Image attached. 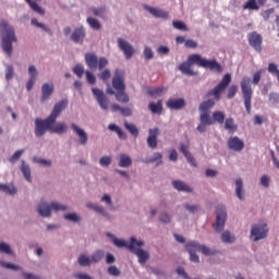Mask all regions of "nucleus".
Segmentation results:
<instances>
[{"mask_svg": "<svg viewBox=\"0 0 279 279\" xmlns=\"http://www.w3.org/2000/svg\"><path fill=\"white\" fill-rule=\"evenodd\" d=\"M68 106L69 100L63 99L53 106L51 113L45 120L37 118L35 120V136L40 138V136H45L47 131L53 134H64L69 130V126L66 123L56 121L62 114V110H65Z\"/></svg>", "mask_w": 279, "mask_h": 279, "instance_id": "nucleus-1", "label": "nucleus"}, {"mask_svg": "<svg viewBox=\"0 0 279 279\" xmlns=\"http://www.w3.org/2000/svg\"><path fill=\"white\" fill-rule=\"evenodd\" d=\"M111 84L112 87L106 90L107 95H114L119 104H130V96L125 93V70L116 69Z\"/></svg>", "mask_w": 279, "mask_h": 279, "instance_id": "nucleus-2", "label": "nucleus"}, {"mask_svg": "<svg viewBox=\"0 0 279 279\" xmlns=\"http://www.w3.org/2000/svg\"><path fill=\"white\" fill-rule=\"evenodd\" d=\"M0 32L2 33V49L9 58H12V43H16L14 28L5 20H1Z\"/></svg>", "mask_w": 279, "mask_h": 279, "instance_id": "nucleus-3", "label": "nucleus"}, {"mask_svg": "<svg viewBox=\"0 0 279 279\" xmlns=\"http://www.w3.org/2000/svg\"><path fill=\"white\" fill-rule=\"evenodd\" d=\"M143 245H145L143 240H136L134 236L130 239L129 252L137 256L140 265H145L149 260V252L141 248Z\"/></svg>", "mask_w": 279, "mask_h": 279, "instance_id": "nucleus-4", "label": "nucleus"}, {"mask_svg": "<svg viewBox=\"0 0 279 279\" xmlns=\"http://www.w3.org/2000/svg\"><path fill=\"white\" fill-rule=\"evenodd\" d=\"M243 99H244V107L247 114H252V95L254 92L252 90V78L244 76L240 83Z\"/></svg>", "mask_w": 279, "mask_h": 279, "instance_id": "nucleus-5", "label": "nucleus"}, {"mask_svg": "<svg viewBox=\"0 0 279 279\" xmlns=\"http://www.w3.org/2000/svg\"><path fill=\"white\" fill-rule=\"evenodd\" d=\"M190 60L191 62H196L197 66L209 69V71H215V73H221L223 71L221 63L217 62V60L204 59L202 54L194 53Z\"/></svg>", "mask_w": 279, "mask_h": 279, "instance_id": "nucleus-6", "label": "nucleus"}, {"mask_svg": "<svg viewBox=\"0 0 279 279\" xmlns=\"http://www.w3.org/2000/svg\"><path fill=\"white\" fill-rule=\"evenodd\" d=\"M85 62L90 71H97V69H99V71H104L105 66L109 64L106 57L97 58V54L94 52H87L85 54Z\"/></svg>", "mask_w": 279, "mask_h": 279, "instance_id": "nucleus-7", "label": "nucleus"}, {"mask_svg": "<svg viewBox=\"0 0 279 279\" xmlns=\"http://www.w3.org/2000/svg\"><path fill=\"white\" fill-rule=\"evenodd\" d=\"M51 210L54 213L64 211L66 210V205H60V203L52 202L50 205L47 202H40L37 211L39 213L40 217H51Z\"/></svg>", "mask_w": 279, "mask_h": 279, "instance_id": "nucleus-8", "label": "nucleus"}, {"mask_svg": "<svg viewBox=\"0 0 279 279\" xmlns=\"http://www.w3.org/2000/svg\"><path fill=\"white\" fill-rule=\"evenodd\" d=\"M230 82H232V75L229 73L225 74L219 84L207 93V97H215L216 101H219V99H221V92L230 86Z\"/></svg>", "mask_w": 279, "mask_h": 279, "instance_id": "nucleus-9", "label": "nucleus"}, {"mask_svg": "<svg viewBox=\"0 0 279 279\" xmlns=\"http://www.w3.org/2000/svg\"><path fill=\"white\" fill-rule=\"evenodd\" d=\"M216 222L214 225L215 232H221L226 227V220L228 219V211H226V206L219 205L216 209Z\"/></svg>", "mask_w": 279, "mask_h": 279, "instance_id": "nucleus-10", "label": "nucleus"}, {"mask_svg": "<svg viewBox=\"0 0 279 279\" xmlns=\"http://www.w3.org/2000/svg\"><path fill=\"white\" fill-rule=\"evenodd\" d=\"M269 234V228L267 223L260 221L257 225H253L251 229V236H254V241H262V239H267Z\"/></svg>", "mask_w": 279, "mask_h": 279, "instance_id": "nucleus-11", "label": "nucleus"}, {"mask_svg": "<svg viewBox=\"0 0 279 279\" xmlns=\"http://www.w3.org/2000/svg\"><path fill=\"white\" fill-rule=\"evenodd\" d=\"M248 45L253 49L257 51V53L263 52V35L258 34L257 32H252L247 35Z\"/></svg>", "mask_w": 279, "mask_h": 279, "instance_id": "nucleus-12", "label": "nucleus"}, {"mask_svg": "<svg viewBox=\"0 0 279 279\" xmlns=\"http://www.w3.org/2000/svg\"><path fill=\"white\" fill-rule=\"evenodd\" d=\"M118 47L123 51L126 60H132V57L136 53L134 47L123 38H118Z\"/></svg>", "mask_w": 279, "mask_h": 279, "instance_id": "nucleus-13", "label": "nucleus"}, {"mask_svg": "<svg viewBox=\"0 0 279 279\" xmlns=\"http://www.w3.org/2000/svg\"><path fill=\"white\" fill-rule=\"evenodd\" d=\"M187 247H194V250L202 252V254H204V256H215V254H219V251L210 250L208 246L202 245V244H199V242H196V241L187 242Z\"/></svg>", "mask_w": 279, "mask_h": 279, "instance_id": "nucleus-14", "label": "nucleus"}, {"mask_svg": "<svg viewBox=\"0 0 279 279\" xmlns=\"http://www.w3.org/2000/svg\"><path fill=\"white\" fill-rule=\"evenodd\" d=\"M92 93L96 97L97 102L99 104L100 108L102 110H108L110 100L108 99L106 94H104V90L94 87V88H92Z\"/></svg>", "mask_w": 279, "mask_h": 279, "instance_id": "nucleus-15", "label": "nucleus"}, {"mask_svg": "<svg viewBox=\"0 0 279 279\" xmlns=\"http://www.w3.org/2000/svg\"><path fill=\"white\" fill-rule=\"evenodd\" d=\"M160 136V129L154 128L148 130V137L146 143L150 149L158 147V137Z\"/></svg>", "mask_w": 279, "mask_h": 279, "instance_id": "nucleus-16", "label": "nucleus"}, {"mask_svg": "<svg viewBox=\"0 0 279 279\" xmlns=\"http://www.w3.org/2000/svg\"><path fill=\"white\" fill-rule=\"evenodd\" d=\"M192 58H193V54L189 56L187 61H184V62H182V63L179 65V71H181V73H182L183 75H189V76H195V75H197V72H195V71H193V70L191 69V66H192L193 64H197V62L191 61Z\"/></svg>", "mask_w": 279, "mask_h": 279, "instance_id": "nucleus-17", "label": "nucleus"}, {"mask_svg": "<svg viewBox=\"0 0 279 279\" xmlns=\"http://www.w3.org/2000/svg\"><path fill=\"white\" fill-rule=\"evenodd\" d=\"M84 38H86V29L83 26L75 28L70 36V40L75 43V45H83Z\"/></svg>", "mask_w": 279, "mask_h": 279, "instance_id": "nucleus-18", "label": "nucleus"}, {"mask_svg": "<svg viewBox=\"0 0 279 279\" xmlns=\"http://www.w3.org/2000/svg\"><path fill=\"white\" fill-rule=\"evenodd\" d=\"M228 147L232 151H243L245 148V142L239 138V136H233L228 140Z\"/></svg>", "mask_w": 279, "mask_h": 279, "instance_id": "nucleus-19", "label": "nucleus"}, {"mask_svg": "<svg viewBox=\"0 0 279 279\" xmlns=\"http://www.w3.org/2000/svg\"><path fill=\"white\" fill-rule=\"evenodd\" d=\"M199 121H201V123L197 125L196 130L201 134H204V132H206V130H207L206 126L207 125H214L215 124V120H213V118H210V116H207V114H201L199 116Z\"/></svg>", "mask_w": 279, "mask_h": 279, "instance_id": "nucleus-20", "label": "nucleus"}, {"mask_svg": "<svg viewBox=\"0 0 279 279\" xmlns=\"http://www.w3.org/2000/svg\"><path fill=\"white\" fill-rule=\"evenodd\" d=\"M53 85L52 83H45L43 86H41V98H40V101L43 104H45V101H49L51 95H53Z\"/></svg>", "mask_w": 279, "mask_h": 279, "instance_id": "nucleus-21", "label": "nucleus"}, {"mask_svg": "<svg viewBox=\"0 0 279 279\" xmlns=\"http://www.w3.org/2000/svg\"><path fill=\"white\" fill-rule=\"evenodd\" d=\"M71 128H72L73 132H75V134L78 136L80 144L86 145L88 143V134L86 133V131H84L83 129L77 126V124H75V123H72Z\"/></svg>", "mask_w": 279, "mask_h": 279, "instance_id": "nucleus-22", "label": "nucleus"}, {"mask_svg": "<svg viewBox=\"0 0 279 279\" xmlns=\"http://www.w3.org/2000/svg\"><path fill=\"white\" fill-rule=\"evenodd\" d=\"M145 10L149 12L155 19H169V12L163 11L161 9H156L154 7H149L147 4L144 5Z\"/></svg>", "mask_w": 279, "mask_h": 279, "instance_id": "nucleus-23", "label": "nucleus"}, {"mask_svg": "<svg viewBox=\"0 0 279 279\" xmlns=\"http://www.w3.org/2000/svg\"><path fill=\"white\" fill-rule=\"evenodd\" d=\"M167 108L170 110H182L186 106V102L184 101V98L179 99H169L166 104Z\"/></svg>", "mask_w": 279, "mask_h": 279, "instance_id": "nucleus-24", "label": "nucleus"}, {"mask_svg": "<svg viewBox=\"0 0 279 279\" xmlns=\"http://www.w3.org/2000/svg\"><path fill=\"white\" fill-rule=\"evenodd\" d=\"M29 73V80L26 84V90H32L34 88V84H36V77L38 75V70H36V66L31 65L28 68Z\"/></svg>", "mask_w": 279, "mask_h": 279, "instance_id": "nucleus-25", "label": "nucleus"}, {"mask_svg": "<svg viewBox=\"0 0 279 279\" xmlns=\"http://www.w3.org/2000/svg\"><path fill=\"white\" fill-rule=\"evenodd\" d=\"M180 151L186 158L187 162H190V165H192V167H197V162L195 161V158L193 157L191 151H189V145L181 144Z\"/></svg>", "mask_w": 279, "mask_h": 279, "instance_id": "nucleus-26", "label": "nucleus"}, {"mask_svg": "<svg viewBox=\"0 0 279 279\" xmlns=\"http://www.w3.org/2000/svg\"><path fill=\"white\" fill-rule=\"evenodd\" d=\"M215 107V100L208 99L206 101H203L199 105V112L201 114H206L207 117H210V109Z\"/></svg>", "mask_w": 279, "mask_h": 279, "instance_id": "nucleus-27", "label": "nucleus"}, {"mask_svg": "<svg viewBox=\"0 0 279 279\" xmlns=\"http://www.w3.org/2000/svg\"><path fill=\"white\" fill-rule=\"evenodd\" d=\"M172 186L177 191H182L183 193H193V189L189 186V184H186L184 181H181V180L173 181Z\"/></svg>", "mask_w": 279, "mask_h": 279, "instance_id": "nucleus-28", "label": "nucleus"}, {"mask_svg": "<svg viewBox=\"0 0 279 279\" xmlns=\"http://www.w3.org/2000/svg\"><path fill=\"white\" fill-rule=\"evenodd\" d=\"M225 130H227L229 134H234V132L239 130V126L234 123V118H227L225 120Z\"/></svg>", "mask_w": 279, "mask_h": 279, "instance_id": "nucleus-29", "label": "nucleus"}, {"mask_svg": "<svg viewBox=\"0 0 279 279\" xmlns=\"http://www.w3.org/2000/svg\"><path fill=\"white\" fill-rule=\"evenodd\" d=\"M111 110L112 112H121L123 117H132V109L128 107H120L119 104H113L111 106Z\"/></svg>", "mask_w": 279, "mask_h": 279, "instance_id": "nucleus-30", "label": "nucleus"}, {"mask_svg": "<svg viewBox=\"0 0 279 279\" xmlns=\"http://www.w3.org/2000/svg\"><path fill=\"white\" fill-rule=\"evenodd\" d=\"M148 110H150L153 114H162V100L149 102Z\"/></svg>", "mask_w": 279, "mask_h": 279, "instance_id": "nucleus-31", "label": "nucleus"}, {"mask_svg": "<svg viewBox=\"0 0 279 279\" xmlns=\"http://www.w3.org/2000/svg\"><path fill=\"white\" fill-rule=\"evenodd\" d=\"M119 167H132V157H130V155L121 154L119 156Z\"/></svg>", "mask_w": 279, "mask_h": 279, "instance_id": "nucleus-32", "label": "nucleus"}, {"mask_svg": "<svg viewBox=\"0 0 279 279\" xmlns=\"http://www.w3.org/2000/svg\"><path fill=\"white\" fill-rule=\"evenodd\" d=\"M166 92L167 87L150 88L148 89V95L156 99L157 97H162V95H165Z\"/></svg>", "mask_w": 279, "mask_h": 279, "instance_id": "nucleus-33", "label": "nucleus"}, {"mask_svg": "<svg viewBox=\"0 0 279 279\" xmlns=\"http://www.w3.org/2000/svg\"><path fill=\"white\" fill-rule=\"evenodd\" d=\"M25 1L26 3H28L29 8H32L34 12H36L37 14H40L41 16H45V9H43V7H40L38 3L32 0H25Z\"/></svg>", "mask_w": 279, "mask_h": 279, "instance_id": "nucleus-34", "label": "nucleus"}, {"mask_svg": "<svg viewBox=\"0 0 279 279\" xmlns=\"http://www.w3.org/2000/svg\"><path fill=\"white\" fill-rule=\"evenodd\" d=\"M213 119L214 123L216 121L219 125H223V122L226 121V113L223 111H214Z\"/></svg>", "mask_w": 279, "mask_h": 279, "instance_id": "nucleus-35", "label": "nucleus"}, {"mask_svg": "<svg viewBox=\"0 0 279 279\" xmlns=\"http://www.w3.org/2000/svg\"><path fill=\"white\" fill-rule=\"evenodd\" d=\"M0 267L3 269H11L12 271H21L23 268L16 264H12L10 262H0Z\"/></svg>", "mask_w": 279, "mask_h": 279, "instance_id": "nucleus-36", "label": "nucleus"}, {"mask_svg": "<svg viewBox=\"0 0 279 279\" xmlns=\"http://www.w3.org/2000/svg\"><path fill=\"white\" fill-rule=\"evenodd\" d=\"M185 247L190 254V259L192 263H199V256L195 254V246H189V243L185 244Z\"/></svg>", "mask_w": 279, "mask_h": 279, "instance_id": "nucleus-37", "label": "nucleus"}, {"mask_svg": "<svg viewBox=\"0 0 279 279\" xmlns=\"http://www.w3.org/2000/svg\"><path fill=\"white\" fill-rule=\"evenodd\" d=\"M235 195L241 201L244 199V197H243V180H241V179H238L235 181Z\"/></svg>", "mask_w": 279, "mask_h": 279, "instance_id": "nucleus-38", "label": "nucleus"}, {"mask_svg": "<svg viewBox=\"0 0 279 279\" xmlns=\"http://www.w3.org/2000/svg\"><path fill=\"white\" fill-rule=\"evenodd\" d=\"M104 256H106V253L102 250L96 251L90 256L92 263H100V260H104Z\"/></svg>", "mask_w": 279, "mask_h": 279, "instance_id": "nucleus-39", "label": "nucleus"}, {"mask_svg": "<svg viewBox=\"0 0 279 279\" xmlns=\"http://www.w3.org/2000/svg\"><path fill=\"white\" fill-rule=\"evenodd\" d=\"M0 191L9 195H15L16 189L13 184H0Z\"/></svg>", "mask_w": 279, "mask_h": 279, "instance_id": "nucleus-40", "label": "nucleus"}, {"mask_svg": "<svg viewBox=\"0 0 279 279\" xmlns=\"http://www.w3.org/2000/svg\"><path fill=\"white\" fill-rule=\"evenodd\" d=\"M221 241L222 243H234V241H236V238H234V235H232L230 231H225L221 234Z\"/></svg>", "mask_w": 279, "mask_h": 279, "instance_id": "nucleus-41", "label": "nucleus"}, {"mask_svg": "<svg viewBox=\"0 0 279 279\" xmlns=\"http://www.w3.org/2000/svg\"><path fill=\"white\" fill-rule=\"evenodd\" d=\"M86 23L92 27V29H101V23H99V20L95 17H87Z\"/></svg>", "mask_w": 279, "mask_h": 279, "instance_id": "nucleus-42", "label": "nucleus"}, {"mask_svg": "<svg viewBox=\"0 0 279 279\" xmlns=\"http://www.w3.org/2000/svg\"><path fill=\"white\" fill-rule=\"evenodd\" d=\"M78 265H81V267H90L92 265V259L86 256L85 254H82L81 256H78Z\"/></svg>", "mask_w": 279, "mask_h": 279, "instance_id": "nucleus-43", "label": "nucleus"}, {"mask_svg": "<svg viewBox=\"0 0 279 279\" xmlns=\"http://www.w3.org/2000/svg\"><path fill=\"white\" fill-rule=\"evenodd\" d=\"M124 128L130 132V134H132V136H134V138H137L138 128H136L135 124L125 122Z\"/></svg>", "mask_w": 279, "mask_h": 279, "instance_id": "nucleus-44", "label": "nucleus"}, {"mask_svg": "<svg viewBox=\"0 0 279 279\" xmlns=\"http://www.w3.org/2000/svg\"><path fill=\"white\" fill-rule=\"evenodd\" d=\"M89 11L93 12L94 16H99V19H105L106 16V7L92 8Z\"/></svg>", "mask_w": 279, "mask_h": 279, "instance_id": "nucleus-45", "label": "nucleus"}, {"mask_svg": "<svg viewBox=\"0 0 279 279\" xmlns=\"http://www.w3.org/2000/svg\"><path fill=\"white\" fill-rule=\"evenodd\" d=\"M21 171L27 182H32V170L29 169V166L25 165V162L22 163Z\"/></svg>", "mask_w": 279, "mask_h": 279, "instance_id": "nucleus-46", "label": "nucleus"}, {"mask_svg": "<svg viewBox=\"0 0 279 279\" xmlns=\"http://www.w3.org/2000/svg\"><path fill=\"white\" fill-rule=\"evenodd\" d=\"M86 207L92 208L96 213H99L100 215H102V217H106L108 215V213H106V209L102 206H98V205H95L93 203H88L86 205Z\"/></svg>", "mask_w": 279, "mask_h": 279, "instance_id": "nucleus-47", "label": "nucleus"}, {"mask_svg": "<svg viewBox=\"0 0 279 279\" xmlns=\"http://www.w3.org/2000/svg\"><path fill=\"white\" fill-rule=\"evenodd\" d=\"M23 154H25V149L16 150V151L9 158V162H11V165H14V162H17V160L21 159V156H23Z\"/></svg>", "mask_w": 279, "mask_h": 279, "instance_id": "nucleus-48", "label": "nucleus"}, {"mask_svg": "<svg viewBox=\"0 0 279 279\" xmlns=\"http://www.w3.org/2000/svg\"><path fill=\"white\" fill-rule=\"evenodd\" d=\"M258 3L256 0H247V2L243 5V10H259Z\"/></svg>", "mask_w": 279, "mask_h": 279, "instance_id": "nucleus-49", "label": "nucleus"}, {"mask_svg": "<svg viewBox=\"0 0 279 279\" xmlns=\"http://www.w3.org/2000/svg\"><path fill=\"white\" fill-rule=\"evenodd\" d=\"M174 29H180L181 32H189V27H186V24L182 21H173L172 22Z\"/></svg>", "mask_w": 279, "mask_h": 279, "instance_id": "nucleus-50", "label": "nucleus"}, {"mask_svg": "<svg viewBox=\"0 0 279 279\" xmlns=\"http://www.w3.org/2000/svg\"><path fill=\"white\" fill-rule=\"evenodd\" d=\"M268 101L271 106H278L279 105V94L270 93L268 96Z\"/></svg>", "mask_w": 279, "mask_h": 279, "instance_id": "nucleus-51", "label": "nucleus"}, {"mask_svg": "<svg viewBox=\"0 0 279 279\" xmlns=\"http://www.w3.org/2000/svg\"><path fill=\"white\" fill-rule=\"evenodd\" d=\"M111 76L112 74L110 73L109 69H105L102 72L98 74L99 80H101L102 82H108V80H110Z\"/></svg>", "mask_w": 279, "mask_h": 279, "instance_id": "nucleus-52", "label": "nucleus"}, {"mask_svg": "<svg viewBox=\"0 0 279 279\" xmlns=\"http://www.w3.org/2000/svg\"><path fill=\"white\" fill-rule=\"evenodd\" d=\"M238 90H239V87L236 85H231L228 89L227 99H234Z\"/></svg>", "mask_w": 279, "mask_h": 279, "instance_id": "nucleus-53", "label": "nucleus"}, {"mask_svg": "<svg viewBox=\"0 0 279 279\" xmlns=\"http://www.w3.org/2000/svg\"><path fill=\"white\" fill-rule=\"evenodd\" d=\"M111 163H112V157L110 156H104L99 160L100 167H110Z\"/></svg>", "mask_w": 279, "mask_h": 279, "instance_id": "nucleus-54", "label": "nucleus"}, {"mask_svg": "<svg viewBox=\"0 0 279 279\" xmlns=\"http://www.w3.org/2000/svg\"><path fill=\"white\" fill-rule=\"evenodd\" d=\"M85 75H86L87 83L90 84V86L97 83V77L95 76V74H93V72L86 71Z\"/></svg>", "mask_w": 279, "mask_h": 279, "instance_id": "nucleus-55", "label": "nucleus"}, {"mask_svg": "<svg viewBox=\"0 0 279 279\" xmlns=\"http://www.w3.org/2000/svg\"><path fill=\"white\" fill-rule=\"evenodd\" d=\"M14 77V66L12 65H7L5 70V80L10 82Z\"/></svg>", "mask_w": 279, "mask_h": 279, "instance_id": "nucleus-56", "label": "nucleus"}, {"mask_svg": "<svg viewBox=\"0 0 279 279\" xmlns=\"http://www.w3.org/2000/svg\"><path fill=\"white\" fill-rule=\"evenodd\" d=\"M0 252L2 254H12V248L10 247V244L2 242L0 243Z\"/></svg>", "mask_w": 279, "mask_h": 279, "instance_id": "nucleus-57", "label": "nucleus"}, {"mask_svg": "<svg viewBox=\"0 0 279 279\" xmlns=\"http://www.w3.org/2000/svg\"><path fill=\"white\" fill-rule=\"evenodd\" d=\"M113 244L117 247H126V250H130V242H125L123 240L114 239Z\"/></svg>", "mask_w": 279, "mask_h": 279, "instance_id": "nucleus-58", "label": "nucleus"}, {"mask_svg": "<svg viewBox=\"0 0 279 279\" xmlns=\"http://www.w3.org/2000/svg\"><path fill=\"white\" fill-rule=\"evenodd\" d=\"M73 73L74 75L78 76V77H82V75H84V65L82 64H76L74 68H73Z\"/></svg>", "mask_w": 279, "mask_h": 279, "instance_id": "nucleus-59", "label": "nucleus"}, {"mask_svg": "<svg viewBox=\"0 0 279 279\" xmlns=\"http://www.w3.org/2000/svg\"><path fill=\"white\" fill-rule=\"evenodd\" d=\"M107 274H109V276L118 277V276H121V270H119V268H117V266H110L107 269Z\"/></svg>", "mask_w": 279, "mask_h": 279, "instance_id": "nucleus-60", "label": "nucleus"}, {"mask_svg": "<svg viewBox=\"0 0 279 279\" xmlns=\"http://www.w3.org/2000/svg\"><path fill=\"white\" fill-rule=\"evenodd\" d=\"M159 221L161 223H171V216L168 213H161L159 215Z\"/></svg>", "mask_w": 279, "mask_h": 279, "instance_id": "nucleus-61", "label": "nucleus"}, {"mask_svg": "<svg viewBox=\"0 0 279 279\" xmlns=\"http://www.w3.org/2000/svg\"><path fill=\"white\" fill-rule=\"evenodd\" d=\"M145 60H154V51L149 47H145L144 49Z\"/></svg>", "mask_w": 279, "mask_h": 279, "instance_id": "nucleus-62", "label": "nucleus"}, {"mask_svg": "<svg viewBox=\"0 0 279 279\" xmlns=\"http://www.w3.org/2000/svg\"><path fill=\"white\" fill-rule=\"evenodd\" d=\"M64 219H66L68 221H80V216H77V214L75 213L65 214Z\"/></svg>", "mask_w": 279, "mask_h": 279, "instance_id": "nucleus-63", "label": "nucleus"}, {"mask_svg": "<svg viewBox=\"0 0 279 279\" xmlns=\"http://www.w3.org/2000/svg\"><path fill=\"white\" fill-rule=\"evenodd\" d=\"M22 276L24 279H40L38 275L32 272H23Z\"/></svg>", "mask_w": 279, "mask_h": 279, "instance_id": "nucleus-64", "label": "nucleus"}]
</instances>
